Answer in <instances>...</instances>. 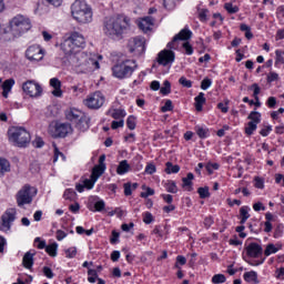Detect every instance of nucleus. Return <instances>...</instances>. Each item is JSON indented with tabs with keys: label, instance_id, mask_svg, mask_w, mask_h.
<instances>
[{
	"label": "nucleus",
	"instance_id": "72a5a7b5",
	"mask_svg": "<svg viewBox=\"0 0 284 284\" xmlns=\"http://www.w3.org/2000/svg\"><path fill=\"white\" fill-rule=\"evenodd\" d=\"M161 94L166 97V94H170L172 92V84L170 81L165 80L163 83V87L160 89Z\"/></svg>",
	"mask_w": 284,
	"mask_h": 284
},
{
	"label": "nucleus",
	"instance_id": "bb28decb",
	"mask_svg": "<svg viewBox=\"0 0 284 284\" xmlns=\"http://www.w3.org/2000/svg\"><path fill=\"white\" fill-rule=\"evenodd\" d=\"M7 172H10V161L0 158V176H3Z\"/></svg>",
	"mask_w": 284,
	"mask_h": 284
},
{
	"label": "nucleus",
	"instance_id": "20e7f679",
	"mask_svg": "<svg viewBox=\"0 0 284 284\" xmlns=\"http://www.w3.org/2000/svg\"><path fill=\"white\" fill-rule=\"evenodd\" d=\"M83 45H85V38H83L79 32H73L63 41L61 48L64 54H74V52L81 51Z\"/></svg>",
	"mask_w": 284,
	"mask_h": 284
},
{
	"label": "nucleus",
	"instance_id": "4be33fe9",
	"mask_svg": "<svg viewBox=\"0 0 284 284\" xmlns=\"http://www.w3.org/2000/svg\"><path fill=\"white\" fill-rule=\"evenodd\" d=\"M50 85L54 90L52 91L53 97H62L63 91H61V81L58 78H52L50 80Z\"/></svg>",
	"mask_w": 284,
	"mask_h": 284
},
{
	"label": "nucleus",
	"instance_id": "8fccbe9b",
	"mask_svg": "<svg viewBox=\"0 0 284 284\" xmlns=\"http://www.w3.org/2000/svg\"><path fill=\"white\" fill-rule=\"evenodd\" d=\"M163 6L166 10H174L176 2L174 0H163Z\"/></svg>",
	"mask_w": 284,
	"mask_h": 284
},
{
	"label": "nucleus",
	"instance_id": "a18cd8bd",
	"mask_svg": "<svg viewBox=\"0 0 284 284\" xmlns=\"http://www.w3.org/2000/svg\"><path fill=\"white\" fill-rule=\"evenodd\" d=\"M126 125L129 130H134V128H136V118H134V115H130L126 120Z\"/></svg>",
	"mask_w": 284,
	"mask_h": 284
},
{
	"label": "nucleus",
	"instance_id": "0eeeda50",
	"mask_svg": "<svg viewBox=\"0 0 284 284\" xmlns=\"http://www.w3.org/2000/svg\"><path fill=\"white\" fill-rule=\"evenodd\" d=\"M34 196H37V189L24 185L16 195L18 206L23 207V205H30Z\"/></svg>",
	"mask_w": 284,
	"mask_h": 284
},
{
	"label": "nucleus",
	"instance_id": "4468645a",
	"mask_svg": "<svg viewBox=\"0 0 284 284\" xmlns=\"http://www.w3.org/2000/svg\"><path fill=\"white\" fill-rule=\"evenodd\" d=\"M174 51L164 49L158 54L156 61L159 65L165 67L169 65V63H174Z\"/></svg>",
	"mask_w": 284,
	"mask_h": 284
},
{
	"label": "nucleus",
	"instance_id": "09e8293b",
	"mask_svg": "<svg viewBox=\"0 0 284 284\" xmlns=\"http://www.w3.org/2000/svg\"><path fill=\"white\" fill-rule=\"evenodd\" d=\"M179 83L183 88H192V81L187 80V78H185V77H181L180 80H179Z\"/></svg>",
	"mask_w": 284,
	"mask_h": 284
},
{
	"label": "nucleus",
	"instance_id": "dca6fc26",
	"mask_svg": "<svg viewBox=\"0 0 284 284\" xmlns=\"http://www.w3.org/2000/svg\"><path fill=\"white\" fill-rule=\"evenodd\" d=\"M105 173V154L99 158V164L92 169L91 176L94 181H99L100 176H103Z\"/></svg>",
	"mask_w": 284,
	"mask_h": 284
},
{
	"label": "nucleus",
	"instance_id": "aec40b11",
	"mask_svg": "<svg viewBox=\"0 0 284 284\" xmlns=\"http://www.w3.org/2000/svg\"><path fill=\"white\" fill-rule=\"evenodd\" d=\"M138 26L142 32H150V30H152V26H154V19L152 17L142 18Z\"/></svg>",
	"mask_w": 284,
	"mask_h": 284
},
{
	"label": "nucleus",
	"instance_id": "ddd939ff",
	"mask_svg": "<svg viewBox=\"0 0 284 284\" xmlns=\"http://www.w3.org/2000/svg\"><path fill=\"white\" fill-rule=\"evenodd\" d=\"M129 52L136 54H143L145 52V39L141 37L131 38L128 43Z\"/></svg>",
	"mask_w": 284,
	"mask_h": 284
},
{
	"label": "nucleus",
	"instance_id": "2eb2a0df",
	"mask_svg": "<svg viewBox=\"0 0 284 284\" xmlns=\"http://www.w3.org/2000/svg\"><path fill=\"white\" fill-rule=\"evenodd\" d=\"M26 57L29 61H41L43 59V49L39 45H31L27 49Z\"/></svg>",
	"mask_w": 284,
	"mask_h": 284
},
{
	"label": "nucleus",
	"instance_id": "37998d69",
	"mask_svg": "<svg viewBox=\"0 0 284 284\" xmlns=\"http://www.w3.org/2000/svg\"><path fill=\"white\" fill-rule=\"evenodd\" d=\"M250 90H253V97H254L255 101H258V94H261V87H258L257 83H253L250 87Z\"/></svg>",
	"mask_w": 284,
	"mask_h": 284
},
{
	"label": "nucleus",
	"instance_id": "5fc2aeb1",
	"mask_svg": "<svg viewBox=\"0 0 284 284\" xmlns=\"http://www.w3.org/2000/svg\"><path fill=\"white\" fill-rule=\"evenodd\" d=\"M143 221L146 225H150V223H152L154 221V216L152 215V213L150 212H145L144 213V217Z\"/></svg>",
	"mask_w": 284,
	"mask_h": 284
},
{
	"label": "nucleus",
	"instance_id": "423d86ee",
	"mask_svg": "<svg viewBox=\"0 0 284 284\" xmlns=\"http://www.w3.org/2000/svg\"><path fill=\"white\" fill-rule=\"evenodd\" d=\"M32 28V24L30 23V19L23 17V16H16L10 21V31L13 37H21L23 32H28Z\"/></svg>",
	"mask_w": 284,
	"mask_h": 284
},
{
	"label": "nucleus",
	"instance_id": "bf43d9fd",
	"mask_svg": "<svg viewBox=\"0 0 284 284\" xmlns=\"http://www.w3.org/2000/svg\"><path fill=\"white\" fill-rule=\"evenodd\" d=\"M276 103H277V101H276V98H275V97H270V98L267 99V101H266V105H267L268 108H271V109L276 108Z\"/></svg>",
	"mask_w": 284,
	"mask_h": 284
},
{
	"label": "nucleus",
	"instance_id": "c756f323",
	"mask_svg": "<svg viewBox=\"0 0 284 284\" xmlns=\"http://www.w3.org/2000/svg\"><path fill=\"white\" fill-rule=\"evenodd\" d=\"M181 166L179 164H172V162H166L165 172L166 174H179Z\"/></svg>",
	"mask_w": 284,
	"mask_h": 284
},
{
	"label": "nucleus",
	"instance_id": "79ce46f5",
	"mask_svg": "<svg viewBox=\"0 0 284 284\" xmlns=\"http://www.w3.org/2000/svg\"><path fill=\"white\" fill-rule=\"evenodd\" d=\"M276 252H278V247H275L274 244H267L264 254L270 256L271 254H276Z\"/></svg>",
	"mask_w": 284,
	"mask_h": 284
},
{
	"label": "nucleus",
	"instance_id": "338daca9",
	"mask_svg": "<svg viewBox=\"0 0 284 284\" xmlns=\"http://www.w3.org/2000/svg\"><path fill=\"white\" fill-rule=\"evenodd\" d=\"M210 85H212V80L211 79L206 78V79L202 80L201 88L203 90H207V88H210Z\"/></svg>",
	"mask_w": 284,
	"mask_h": 284
},
{
	"label": "nucleus",
	"instance_id": "a19ab883",
	"mask_svg": "<svg viewBox=\"0 0 284 284\" xmlns=\"http://www.w3.org/2000/svg\"><path fill=\"white\" fill-rule=\"evenodd\" d=\"M97 183V180H94V178L91 175L90 179H85L83 181V185L84 187H87V190H92V187H94V184Z\"/></svg>",
	"mask_w": 284,
	"mask_h": 284
},
{
	"label": "nucleus",
	"instance_id": "412c9836",
	"mask_svg": "<svg viewBox=\"0 0 284 284\" xmlns=\"http://www.w3.org/2000/svg\"><path fill=\"white\" fill-rule=\"evenodd\" d=\"M192 181H194V173H187L186 178L182 179L183 190H186V192H192V190H194L192 186L194 183Z\"/></svg>",
	"mask_w": 284,
	"mask_h": 284
},
{
	"label": "nucleus",
	"instance_id": "3c124183",
	"mask_svg": "<svg viewBox=\"0 0 284 284\" xmlns=\"http://www.w3.org/2000/svg\"><path fill=\"white\" fill-rule=\"evenodd\" d=\"M12 85H14V81L12 79L6 80L2 83V90H7L10 92V90H12Z\"/></svg>",
	"mask_w": 284,
	"mask_h": 284
},
{
	"label": "nucleus",
	"instance_id": "1a4fd4ad",
	"mask_svg": "<svg viewBox=\"0 0 284 284\" xmlns=\"http://www.w3.org/2000/svg\"><path fill=\"white\" fill-rule=\"evenodd\" d=\"M50 132L54 139H65L68 134H72V125L70 123H57L50 128Z\"/></svg>",
	"mask_w": 284,
	"mask_h": 284
},
{
	"label": "nucleus",
	"instance_id": "f704fd0d",
	"mask_svg": "<svg viewBox=\"0 0 284 284\" xmlns=\"http://www.w3.org/2000/svg\"><path fill=\"white\" fill-rule=\"evenodd\" d=\"M63 197L65 201H74V199H77V192H74L72 189H67L64 191Z\"/></svg>",
	"mask_w": 284,
	"mask_h": 284
},
{
	"label": "nucleus",
	"instance_id": "e2e57ef3",
	"mask_svg": "<svg viewBox=\"0 0 284 284\" xmlns=\"http://www.w3.org/2000/svg\"><path fill=\"white\" fill-rule=\"evenodd\" d=\"M275 57H276L275 63H284L283 51L276 50Z\"/></svg>",
	"mask_w": 284,
	"mask_h": 284
},
{
	"label": "nucleus",
	"instance_id": "f3484780",
	"mask_svg": "<svg viewBox=\"0 0 284 284\" xmlns=\"http://www.w3.org/2000/svg\"><path fill=\"white\" fill-rule=\"evenodd\" d=\"M246 254L251 258H258V256L263 255V246L253 242L246 246Z\"/></svg>",
	"mask_w": 284,
	"mask_h": 284
},
{
	"label": "nucleus",
	"instance_id": "69168bd1",
	"mask_svg": "<svg viewBox=\"0 0 284 284\" xmlns=\"http://www.w3.org/2000/svg\"><path fill=\"white\" fill-rule=\"evenodd\" d=\"M183 48H184L186 54L194 53V49L192 48V44H190V42H184Z\"/></svg>",
	"mask_w": 284,
	"mask_h": 284
},
{
	"label": "nucleus",
	"instance_id": "774afa93",
	"mask_svg": "<svg viewBox=\"0 0 284 284\" xmlns=\"http://www.w3.org/2000/svg\"><path fill=\"white\" fill-rule=\"evenodd\" d=\"M156 172V166L153 163H150L145 168V173L146 174H154Z\"/></svg>",
	"mask_w": 284,
	"mask_h": 284
},
{
	"label": "nucleus",
	"instance_id": "7ed1b4c3",
	"mask_svg": "<svg viewBox=\"0 0 284 284\" xmlns=\"http://www.w3.org/2000/svg\"><path fill=\"white\" fill-rule=\"evenodd\" d=\"M32 136L23 126H13L9 130V141L17 148H28Z\"/></svg>",
	"mask_w": 284,
	"mask_h": 284
},
{
	"label": "nucleus",
	"instance_id": "4d7b16f0",
	"mask_svg": "<svg viewBox=\"0 0 284 284\" xmlns=\"http://www.w3.org/2000/svg\"><path fill=\"white\" fill-rule=\"evenodd\" d=\"M250 207H247V206H242L241 209H240V215L242 216V217H244V219H250Z\"/></svg>",
	"mask_w": 284,
	"mask_h": 284
},
{
	"label": "nucleus",
	"instance_id": "9b49d317",
	"mask_svg": "<svg viewBox=\"0 0 284 284\" xmlns=\"http://www.w3.org/2000/svg\"><path fill=\"white\" fill-rule=\"evenodd\" d=\"M22 90L29 97L37 98L41 97L43 93V88H41L40 83H37L34 80H28L22 84Z\"/></svg>",
	"mask_w": 284,
	"mask_h": 284
},
{
	"label": "nucleus",
	"instance_id": "f8f14e48",
	"mask_svg": "<svg viewBox=\"0 0 284 284\" xmlns=\"http://www.w3.org/2000/svg\"><path fill=\"white\" fill-rule=\"evenodd\" d=\"M65 55L69 57V61L72 63V65H74V68H81V72H85L83 68H87L88 65V58L83 55V52L77 51Z\"/></svg>",
	"mask_w": 284,
	"mask_h": 284
},
{
	"label": "nucleus",
	"instance_id": "473e14b6",
	"mask_svg": "<svg viewBox=\"0 0 284 284\" xmlns=\"http://www.w3.org/2000/svg\"><path fill=\"white\" fill-rule=\"evenodd\" d=\"M256 128H257V124L254 123V122H248L245 126V134L247 136H252V134H254V132H256Z\"/></svg>",
	"mask_w": 284,
	"mask_h": 284
},
{
	"label": "nucleus",
	"instance_id": "b1692460",
	"mask_svg": "<svg viewBox=\"0 0 284 284\" xmlns=\"http://www.w3.org/2000/svg\"><path fill=\"white\" fill-rule=\"evenodd\" d=\"M192 38V31L187 29H183L178 33L175 37H173V41H187V39Z\"/></svg>",
	"mask_w": 284,
	"mask_h": 284
},
{
	"label": "nucleus",
	"instance_id": "a878e982",
	"mask_svg": "<svg viewBox=\"0 0 284 284\" xmlns=\"http://www.w3.org/2000/svg\"><path fill=\"white\" fill-rule=\"evenodd\" d=\"M130 172V164L128 163V160H123L119 163L116 168V173L120 175L128 174Z\"/></svg>",
	"mask_w": 284,
	"mask_h": 284
},
{
	"label": "nucleus",
	"instance_id": "6e6d98bb",
	"mask_svg": "<svg viewBox=\"0 0 284 284\" xmlns=\"http://www.w3.org/2000/svg\"><path fill=\"white\" fill-rule=\"evenodd\" d=\"M254 181H255V187H257V190H263V187H265V182L263 181V179L256 176Z\"/></svg>",
	"mask_w": 284,
	"mask_h": 284
},
{
	"label": "nucleus",
	"instance_id": "4c0bfd02",
	"mask_svg": "<svg viewBox=\"0 0 284 284\" xmlns=\"http://www.w3.org/2000/svg\"><path fill=\"white\" fill-rule=\"evenodd\" d=\"M197 194H200V199H210V187H199Z\"/></svg>",
	"mask_w": 284,
	"mask_h": 284
},
{
	"label": "nucleus",
	"instance_id": "c03bdc74",
	"mask_svg": "<svg viewBox=\"0 0 284 284\" xmlns=\"http://www.w3.org/2000/svg\"><path fill=\"white\" fill-rule=\"evenodd\" d=\"M142 189L146 190V192H142L140 194L142 199H148V196H154V190L152 187H145V185H143Z\"/></svg>",
	"mask_w": 284,
	"mask_h": 284
},
{
	"label": "nucleus",
	"instance_id": "f257e3e1",
	"mask_svg": "<svg viewBox=\"0 0 284 284\" xmlns=\"http://www.w3.org/2000/svg\"><path fill=\"white\" fill-rule=\"evenodd\" d=\"M132 22L125 14H115L110 18H105L103 22V32L105 37L113 41H121L123 34L130 32Z\"/></svg>",
	"mask_w": 284,
	"mask_h": 284
},
{
	"label": "nucleus",
	"instance_id": "f03ea898",
	"mask_svg": "<svg viewBox=\"0 0 284 284\" xmlns=\"http://www.w3.org/2000/svg\"><path fill=\"white\" fill-rule=\"evenodd\" d=\"M71 14L78 23H90L92 21V8L85 0H75L71 6Z\"/></svg>",
	"mask_w": 284,
	"mask_h": 284
},
{
	"label": "nucleus",
	"instance_id": "7c9ffc66",
	"mask_svg": "<svg viewBox=\"0 0 284 284\" xmlns=\"http://www.w3.org/2000/svg\"><path fill=\"white\" fill-rule=\"evenodd\" d=\"M247 119L251 121V123H255V125H258L261 123V113L257 111H252Z\"/></svg>",
	"mask_w": 284,
	"mask_h": 284
},
{
	"label": "nucleus",
	"instance_id": "13d9d810",
	"mask_svg": "<svg viewBox=\"0 0 284 284\" xmlns=\"http://www.w3.org/2000/svg\"><path fill=\"white\" fill-rule=\"evenodd\" d=\"M124 195L125 196H132V184L130 182L124 183Z\"/></svg>",
	"mask_w": 284,
	"mask_h": 284
},
{
	"label": "nucleus",
	"instance_id": "ea45409f",
	"mask_svg": "<svg viewBox=\"0 0 284 284\" xmlns=\"http://www.w3.org/2000/svg\"><path fill=\"white\" fill-rule=\"evenodd\" d=\"M88 275H89L88 277L89 283H97V278H99V274L97 273V270L90 268L88 271Z\"/></svg>",
	"mask_w": 284,
	"mask_h": 284
},
{
	"label": "nucleus",
	"instance_id": "2f4dec72",
	"mask_svg": "<svg viewBox=\"0 0 284 284\" xmlns=\"http://www.w3.org/2000/svg\"><path fill=\"white\" fill-rule=\"evenodd\" d=\"M166 192H170L171 194H176L179 192V187H176L175 181H168L165 184Z\"/></svg>",
	"mask_w": 284,
	"mask_h": 284
},
{
	"label": "nucleus",
	"instance_id": "603ef678",
	"mask_svg": "<svg viewBox=\"0 0 284 284\" xmlns=\"http://www.w3.org/2000/svg\"><path fill=\"white\" fill-rule=\"evenodd\" d=\"M64 252H65L67 258H74V256H77V247L74 246L67 248Z\"/></svg>",
	"mask_w": 284,
	"mask_h": 284
},
{
	"label": "nucleus",
	"instance_id": "6ab92c4d",
	"mask_svg": "<svg viewBox=\"0 0 284 284\" xmlns=\"http://www.w3.org/2000/svg\"><path fill=\"white\" fill-rule=\"evenodd\" d=\"M75 128L79 132H88L90 130V116L84 114L75 122Z\"/></svg>",
	"mask_w": 284,
	"mask_h": 284
},
{
	"label": "nucleus",
	"instance_id": "864d4df0",
	"mask_svg": "<svg viewBox=\"0 0 284 284\" xmlns=\"http://www.w3.org/2000/svg\"><path fill=\"white\" fill-rule=\"evenodd\" d=\"M94 207L95 212H103V210H105V202L103 200H100L95 202Z\"/></svg>",
	"mask_w": 284,
	"mask_h": 284
},
{
	"label": "nucleus",
	"instance_id": "393cba45",
	"mask_svg": "<svg viewBox=\"0 0 284 284\" xmlns=\"http://www.w3.org/2000/svg\"><path fill=\"white\" fill-rule=\"evenodd\" d=\"M205 103V93L200 92L197 97H195V109L197 112L203 111V105Z\"/></svg>",
	"mask_w": 284,
	"mask_h": 284
},
{
	"label": "nucleus",
	"instance_id": "9d476101",
	"mask_svg": "<svg viewBox=\"0 0 284 284\" xmlns=\"http://www.w3.org/2000/svg\"><path fill=\"white\" fill-rule=\"evenodd\" d=\"M17 219V210L8 209L4 214L1 216L0 230L1 232L10 231L12 223Z\"/></svg>",
	"mask_w": 284,
	"mask_h": 284
},
{
	"label": "nucleus",
	"instance_id": "5701e85b",
	"mask_svg": "<svg viewBox=\"0 0 284 284\" xmlns=\"http://www.w3.org/2000/svg\"><path fill=\"white\" fill-rule=\"evenodd\" d=\"M22 265L27 270H32V265H34V253L27 252L22 258Z\"/></svg>",
	"mask_w": 284,
	"mask_h": 284
},
{
	"label": "nucleus",
	"instance_id": "39448f33",
	"mask_svg": "<svg viewBox=\"0 0 284 284\" xmlns=\"http://www.w3.org/2000/svg\"><path fill=\"white\" fill-rule=\"evenodd\" d=\"M138 68L139 65L136 64V61L125 60L123 62L115 64L112 68V70H113V75L116 77V79H128V77H132V73Z\"/></svg>",
	"mask_w": 284,
	"mask_h": 284
},
{
	"label": "nucleus",
	"instance_id": "49530a36",
	"mask_svg": "<svg viewBox=\"0 0 284 284\" xmlns=\"http://www.w3.org/2000/svg\"><path fill=\"white\" fill-rule=\"evenodd\" d=\"M226 278L223 274H215L212 277V283L214 284H221V283H225Z\"/></svg>",
	"mask_w": 284,
	"mask_h": 284
},
{
	"label": "nucleus",
	"instance_id": "58836bf2",
	"mask_svg": "<svg viewBox=\"0 0 284 284\" xmlns=\"http://www.w3.org/2000/svg\"><path fill=\"white\" fill-rule=\"evenodd\" d=\"M112 119H123L125 118V110L123 109H114L112 114H111Z\"/></svg>",
	"mask_w": 284,
	"mask_h": 284
},
{
	"label": "nucleus",
	"instance_id": "c9c22d12",
	"mask_svg": "<svg viewBox=\"0 0 284 284\" xmlns=\"http://www.w3.org/2000/svg\"><path fill=\"white\" fill-rule=\"evenodd\" d=\"M224 10H226V12H229V14H236V12H239V7L233 6L231 2H226L224 4Z\"/></svg>",
	"mask_w": 284,
	"mask_h": 284
},
{
	"label": "nucleus",
	"instance_id": "680f3d73",
	"mask_svg": "<svg viewBox=\"0 0 284 284\" xmlns=\"http://www.w3.org/2000/svg\"><path fill=\"white\" fill-rule=\"evenodd\" d=\"M274 81H278V73L270 72L268 75H267V82L272 83Z\"/></svg>",
	"mask_w": 284,
	"mask_h": 284
},
{
	"label": "nucleus",
	"instance_id": "6e6552de",
	"mask_svg": "<svg viewBox=\"0 0 284 284\" xmlns=\"http://www.w3.org/2000/svg\"><path fill=\"white\" fill-rule=\"evenodd\" d=\"M104 103L105 97H103V93H101V91H97L88 95L84 100V105H87V108H89L90 110H99L100 108H103Z\"/></svg>",
	"mask_w": 284,
	"mask_h": 284
},
{
	"label": "nucleus",
	"instance_id": "052dcab7",
	"mask_svg": "<svg viewBox=\"0 0 284 284\" xmlns=\"http://www.w3.org/2000/svg\"><path fill=\"white\" fill-rule=\"evenodd\" d=\"M43 274L47 276V278H54V273L52 272V268L44 266L43 267Z\"/></svg>",
	"mask_w": 284,
	"mask_h": 284
},
{
	"label": "nucleus",
	"instance_id": "0e129e2a",
	"mask_svg": "<svg viewBox=\"0 0 284 284\" xmlns=\"http://www.w3.org/2000/svg\"><path fill=\"white\" fill-rule=\"evenodd\" d=\"M196 133L200 139H207V129L199 128Z\"/></svg>",
	"mask_w": 284,
	"mask_h": 284
},
{
	"label": "nucleus",
	"instance_id": "cd10ccee",
	"mask_svg": "<svg viewBox=\"0 0 284 284\" xmlns=\"http://www.w3.org/2000/svg\"><path fill=\"white\" fill-rule=\"evenodd\" d=\"M99 61H97L94 58H89L87 60V67L82 68V70L88 71V70H99Z\"/></svg>",
	"mask_w": 284,
	"mask_h": 284
},
{
	"label": "nucleus",
	"instance_id": "e433bc0d",
	"mask_svg": "<svg viewBox=\"0 0 284 284\" xmlns=\"http://www.w3.org/2000/svg\"><path fill=\"white\" fill-rule=\"evenodd\" d=\"M57 247H59L57 243L50 244L45 246V252L49 256H57Z\"/></svg>",
	"mask_w": 284,
	"mask_h": 284
},
{
	"label": "nucleus",
	"instance_id": "c85d7f7f",
	"mask_svg": "<svg viewBox=\"0 0 284 284\" xmlns=\"http://www.w3.org/2000/svg\"><path fill=\"white\" fill-rule=\"evenodd\" d=\"M244 281L246 283H258V274L254 271L246 272L244 273Z\"/></svg>",
	"mask_w": 284,
	"mask_h": 284
},
{
	"label": "nucleus",
	"instance_id": "de8ad7c7",
	"mask_svg": "<svg viewBox=\"0 0 284 284\" xmlns=\"http://www.w3.org/2000/svg\"><path fill=\"white\" fill-rule=\"evenodd\" d=\"M174 110V105H172V100H166L165 104L161 108L162 112H172Z\"/></svg>",
	"mask_w": 284,
	"mask_h": 284
},
{
	"label": "nucleus",
	"instance_id": "a211bd4d",
	"mask_svg": "<svg viewBox=\"0 0 284 284\" xmlns=\"http://www.w3.org/2000/svg\"><path fill=\"white\" fill-rule=\"evenodd\" d=\"M84 115H85V113H83L77 109H69L65 111L67 120L71 121V123H77Z\"/></svg>",
	"mask_w": 284,
	"mask_h": 284
}]
</instances>
